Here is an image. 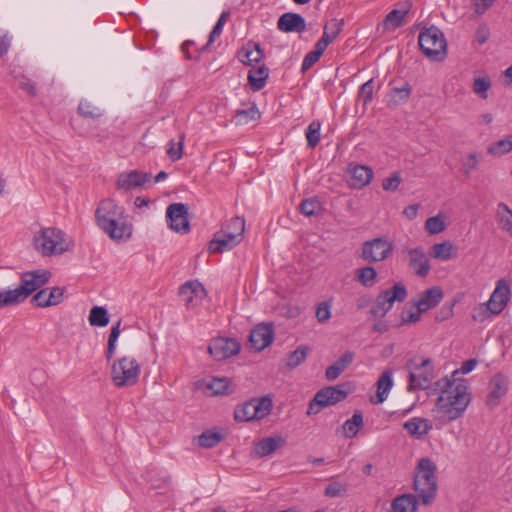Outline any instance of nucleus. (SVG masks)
Wrapping results in <instances>:
<instances>
[{
  "label": "nucleus",
  "instance_id": "obj_1",
  "mask_svg": "<svg viewBox=\"0 0 512 512\" xmlns=\"http://www.w3.org/2000/svg\"><path fill=\"white\" fill-rule=\"evenodd\" d=\"M437 385L442 389L436 403L439 412L456 415L463 413L471 400L466 382L446 377L438 381Z\"/></svg>",
  "mask_w": 512,
  "mask_h": 512
},
{
  "label": "nucleus",
  "instance_id": "obj_2",
  "mask_svg": "<svg viewBox=\"0 0 512 512\" xmlns=\"http://www.w3.org/2000/svg\"><path fill=\"white\" fill-rule=\"evenodd\" d=\"M437 467L428 458H421L414 472L413 489L424 505L433 502L437 492Z\"/></svg>",
  "mask_w": 512,
  "mask_h": 512
},
{
  "label": "nucleus",
  "instance_id": "obj_3",
  "mask_svg": "<svg viewBox=\"0 0 512 512\" xmlns=\"http://www.w3.org/2000/svg\"><path fill=\"white\" fill-rule=\"evenodd\" d=\"M33 246L42 256L60 255L68 250L65 233L56 227L42 228L33 236Z\"/></svg>",
  "mask_w": 512,
  "mask_h": 512
},
{
  "label": "nucleus",
  "instance_id": "obj_4",
  "mask_svg": "<svg viewBox=\"0 0 512 512\" xmlns=\"http://www.w3.org/2000/svg\"><path fill=\"white\" fill-rule=\"evenodd\" d=\"M418 43L422 53L432 61H443L447 56V42L443 32L432 25L420 32Z\"/></svg>",
  "mask_w": 512,
  "mask_h": 512
},
{
  "label": "nucleus",
  "instance_id": "obj_5",
  "mask_svg": "<svg viewBox=\"0 0 512 512\" xmlns=\"http://www.w3.org/2000/svg\"><path fill=\"white\" fill-rule=\"evenodd\" d=\"M354 389L355 387L351 382H344L320 389L310 402L307 414H317L321 408L337 404L351 394Z\"/></svg>",
  "mask_w": 512,
  "mask_h": 512
},
{
  "label": "nucleus",
  "instance_id": "obj_6",
  "mask_svg": "<svg viewBox=\"0 0 512 512\" xmlns=\"http://www.w3.org/2000/svg\"><path fill=\"white\" fill-rule=\"evenodd\" d=\"M510 285L505 279H500L496 283V287L490 296V299L473 315L475 321L483 322L490 315L500 314L510 300Z\"/></svg>",
  "mask_w": 512,
  "mask_h": 512
},
{
  "label": "nucleus",
  "instance_id": "obj_7",
  "mask_svg": "<svg viewBox=\"0 0 512 512\" xmlns=\"http://www.w3.org/2000/svg\"><path fill=\"white\" fill-rule=\"evenodd\" d=\"M408 296L402 282L395 283L391 288L381 291L370 308L369 313L375 318H383L392 309L395 302H403Z\"/></svg>",
  "mask_w": 512,
  "mask_h": 512
},
{
  "label": "nucleus",
  "instance_id": "obj_8",
  "mask_svg": "<svg viewBox=\"0 0 512 512\" xmlns=\"http://www.w3.org/2000/svg\"><path fill=\"white\" fill-rule=\"evenodd\" d=\"M140 365L131 357L124 356L112 364L111 379L116 387H129L137 383Z\"/></svg>",
  "mask_w": 512,
  "mask_h": 512
},
{
  "label": "nucleus",
  "instance_id": "obj_9",
  "mask_svg": "<svg viewBox=\"0 0 512 512\" xmlns=\"http://www.w3.org/2000/svg\"><path fill=\"white\" fill-rule=\"evenodd\" d=\"M409 371V387L426 389L434 378L432 360L430 358L413 357L406 363Z\"/></svg>",
  "mask_w": 512,
  "mask_h": 512
},
{
  "label": "nucleus",
  "instance_id": "obj_10",
  "mask_svg": "<svg viewBox=\"0 0 512 512\" xmlns=\"http://www.w3.org/2000/svg\"><path fill=\"white\" fill-rule=\"evenodd\" d=\"M361 258L368 263L385 260L393 250L391 242L384 237H377L362 244Z\"/></svg>",
  "mask_w": 512,
  "mask_h": 512
},
{
  "label": "nucleus",
  "instance_id": "obj_11",
  "mask_svg": "<svg viewBox=\"0 0 512 512\" xmlns=\"http://www.w3.org/2000/svg\"><path fill=\"white\" fill-rule=\"evenodd\" d=\"M51 278V272L45 269H37L24 272L21 275V284L16 288L25 301L33 292L44 286Z\"/></svg>",
  "mask_w": 512,
  "mask_h": 512
},
{
  "label": "nucleus",
  "instance_id": "obj_12",
  "mask_svg": "<svg viewBox=\"0 0 512 512\" xmlns=\"http://www.w3.org/2000/svg\"><path fill=\"white\" fill-rule=\"evenodd\" d=\"M241 350V344L234 338L219 336L211 339L208 352L216 361L228 359L237 355Z\"/></svg>",
  "mask_w": 512,
  "mask_h": 512
},
{
  "label": "nucleus",
  "instance_id": "obj_13",
  "mask_svg": "<svg viewBox=\"0 0 512 512\" xmlns=\"http://www.w3.org/2000/svg\"><path fill=\"white\" fill-rule=\"evenodd\" d=\"M273 408L271 395L251 398L242 405H238L233 416H269Z\"/></svg>",
  "mask_w": 512,
  "mask_h": 512
},
{
  "label": "nucleus",
  "instance_id": "obj_14",
  "mask_svg": "<svg viewBox=\"0 0 512 512\" xmlns=\"http://www.w3.org/2000/svg\"><path fill=\"white\" fill-rule=\"evenodd\" d=\"M166 218L169 227L177 233L186 234L190 231L188 208L183 203H172L167 207Z\"/></svg>",
  "mask_w": 512,
  "mask_h": 512
},
{
  "label": "nucleus",
  "instance_id": "obj_15",
  "mask_svg": "<svg viewBox=\"0 0 512 512\" xmlns=\"http://www.w3.org/2000/svg\"><path fill=\"white\" fill-rule=\"evenodd\" d=\"M111 239L120 241L132 235V225L126 214L98 225Z\"/></svg>",
  "mask_w": 512,
  "mask_h": 512
},
{
  "label": "nucleus",
  "instance_id": "obj_16",
  "mask_svg": "<svg viewBox=\"0 0 512 512\" xmlns=\"http://www.w3.org/2000/svg\"><path fill=\"white\" fill-rule=\"evenodd\" d=\"M150 179V173L138 170L123 172L118 175L116 181V189L119 191L128 192L138 187H142L145 183L150 181Z\"/></svg>",
  "mask_w": 512,
  "mask_h": 512
},
{
  "label": "nucleus",
  "instance_id": "obj_17",
  "mask_svg": "<svg viewBox=\"0 0 512 512\" xmlns=\"http://www.w3.org/2000/svg\"><path fill=\"white\" fill-rule=\"evenodd\" d=\"M178 294L185 306L191 308L197 304L195 301L202 300L207 296V291L199 281L189 280L180 286Z\"/></svg>",
  "mask_w": 512,
  "mask_h": 512
},
{
  "label": "nucleus",
  "instance_id": "obj_18",
  "mask_svg": "<svg viewBox=\"0 0 512 512\" xmlns=\"http://www.w3.org/2000/svg\"><path fill=\"white\" fill-rule=\"evenodd\" d=\"M286 445V439L280 435L264 437L254 443L251 455L257 458L267 457L279 448H283Z\"/></svg>",
  "mask_w": 512,
  "mask_h": 512
},
{
  "label": "nucleus",
  "instance_id": "obj_19",
  "mask_svg": "<svg viewBox=\"0 0 512 512\" xmlns=\"http://www.w3.org/2000/svg\"><path fill=\"white\" fill-rule=\"evenodd\" d=\"M274 339V329L272 324L262 323L258 324L249 335V342L251 346L257 350L262 351L268 347Z\"/></svg>",
  "mask_w": 512,
  "mask_h": 512
},
{
  "label": "nucleus",
  "instance_id": "obj_20",
  "mask_svg": "<svg viewBox=\"0 0 512 512\" xmlns=\"http://www.w3.org/2000/svg\"><path fill=\"white\" fill-rule=\"evenodd\" d=\"M125 214V209L119 206L112 199L101 200L95 211V218L97 225L104 223L108 220L116 219Z\"/></svg>",
  "mask_w": 512,
  "mask_h": 512
},
{
  "label": "nucleus",
  "instance_id": "obj_21",
  "mask_svg": "<svg viewBox=\"0 0 512 512\" xmlns=\"http://www.w3.org/2000/svg\"><path fill=\"white\" fill-rule=\"evenodd\" d=\"M64 295V288L52 287L51 289L44 288L38 291L33 297L32 302L37 307L55 306L62 302Z\"/></svg>",
  "mask_w": 512,
  "mask_h": 512
},
{
  "label": "nucleus",
  "instance_id": "obj_22",
  "mask_svg": "<svg viewBox=\"0 0 512 512\" xmlns=\"http://www.w3.org/2000/svg\"><path fill=\"white\" fill-rule=\"evenodd\" d=\"M507 390V378L500 373L494 375L489 382V393L486 398V404L491 408L497 406L500 398L507 393Z\"/></svg>",
  "mask_w": 512,
  "mask_h": 512
},
{
  "label": "nucleus",
  "instance_id": "obj_23",
  "mask_svg": "<svg viewBox=\"0 0 512 512\" xmlns=\"http://www.w3.org/2000/svg\"><path fill=\"white\" fill-rule=\"evenodd\" d=\"M277 28L285 33H301L306 30V21L298 13L287 12L278 19Z\"/></svg>",
  "mask_w": 512,
  "mask_h": 512
},
{
  "label": "nucleus",
  "instance_id": "obj_24",
  "mask_svg": "<svg viewBox=\"0 0 512 512\" xmlns=\"http://www.w3.org/2000/svg\"><path fill=\"white\" fill-rule=\"evenodd\" d=\"M444 294L439 286L431 287L425 290L419 300L414 302V307L418 308L420 312H426L430 309L435 308L442 300Z\"/></svg>",
  "mask_w": 512,
  "mask_h": 512
},
{
  "label": "nucleus",
  "instance_id": "obj_25",
  "mask_svg": "<svg viewBox=\"0 0 512 512\" xmlns=\"http://www.w3.org/2000/svg\"><path fill=\"white\" fill-rule=\"evenodd\" d=\"M350 174L349 185L354 189H361L367 186L373 178V170L364 165L350 166L348 169Z\"/></svg>",
  "mask_w": 512,
  "mask_h": 512
},
{
  "label": "nucleus",
  "instance_id": "obj_26",
  "mask_svg": "<svg viewBox=\"0 0 512 512\" xmlns=\"http://www.w3.org/2000/svg\"><path fill=\"white\" fill-rule=\"evenodd\" d=\"M409 265L414 270L415 274L419 277H425L430 271V263L424 251L420 248L410 249Z\"/></svg>",
  "mask_w": 512,
  "mask_h": 512
},
{
  "label": "nucleus",
  "instance_id": "obj_27",
  "mask_svg": "<svg viewBox=\"0 0 512 512\" xmlns=\"http://www.w3.org/2000/svg\"><path fill=\"white\" fill-rule=\"evenodd\" d=\"M229 380L225 377H212L209 380H203L198 386L207 396L225 395L229 393Z\"/></svg>",
  "mask_w": 512,
  "mask_h": 512
},
{
  "label": "nucleus",
  "instance_id": "obj_28",
  "mask_svg": "<svg viewBox=\"0 0 512 512\" xmlns=\"http://www.w3.org/2000/svg\"><path fill=\"white\" fill-rule=\"evenodd\" d=\"M344 20L343 19H336L333 18L330 21H328L323 28V35L322 37L317 41V43L326 49L330 43H332L342 32L344 27Z\"/></svg>",
  "mask_w": 512,
  "mask_h": 512
},
{
  "label": "nucleus",
  "instance_id": "obj_29",
  "mask_svg": "<svg viewBox=\"0 0 512 512\" xmlns=\"http://www.w3.org/2000/svg\"><path fill=\"white\" fill-rule=\"evenodd\" d=\"M224 236L236 241L238 244L243 240L245 231V220L235 216L222 225L220 230Z\"/></svg>",
  "mask_w": 512,
  "mask_h": 512
},
{
  "label": "nucleus",
  "instance_id": "obj_30",
  "mask_svg": "<svg viewBox=\"0 0 512 512\" xmlns=\"http://www.w3.org/2000/svg\"><path fill=\"white\" fill-rule=\"evenodd\" d=\"M269 69L265 64H255L248 72V83L253 91L261 90L268 79Z\"/></svg>",
  "mask_w": 512,
  "mask_h": 512
},
{
  "label": "nucleus",
  "instance_id": "obj_31",
  "mask_svg": "<svg viewBox=\"0 0 512 512\" xmlns=\"http://www.w3.org/2000/svg\"><path fill=\"white\" fill-rule=\"evenodd\" d=\"M239 60L249 66L259 64L264 58V52L259 44L249 42L238 54Z\"/></svg>",
  "mask_w": 512,
  "mask_h": 512
},
{
  "label": "nucleus",
  "instance_id": "obj_32",
  "mask_svg": "<svg viewBox=\"0 0 512 512\" xmlns=\"http://www.w3.org/2000/svg\"><path fill=\"white\" fill-rule=\"evenodd\" d=\"M354 357V352L346 351L335 363L327 367L325 371L326 378L330 381L338 378L339 375L353 362Z\"/></svg>",
  "mask_w": 512,
  "mask_h": 512
},
{
  "label": "nucleus",
  "instance_id": "obj_33",
  "mask_svg": "<svg viewBox=\"0 0 512 512\" xmlns=\"http://www.w3.org/2000/svg\"><path fill=\"white\" fill-rule=\"evenodd\" d=\"M418 508L417 497L413 494H402L391 502L392 512H416Z\"/></svg>",
  "mask_w": 512,
  "mask_h": 512
},
{
  "label": "nucleus",
  "instance_id": "obj_34",
  "mask_svg": "<svg viewBox=\"0 0 512 512\" xmlns=\"http://www.w3.org/2000/svg\"><path fill=\"white\" fill-rule=\"evenodd\" d=\"M393 386L392 380V372L390 370H385L382 372L380 377L376 382V399L371 397V401L373 403H382L387 398L388 392L391 390Z\"/></svg>",
  "mask_w": 512,
  "mask_h": 512
},
{
  "label": "nucleus",
  "instance_id": "obj_35",
  "mask_svg": "<svg viewBox=\"0 0 512 512\" xmlns=\"http://www.w3.org/2000/svg\"><path fill=\"white\" fill-rule=\"evenodd\" d=\"M238 243L230 238L224 236V233L218 231L214 234L212 240L209 242L208 250L212 254L223 253L229 251Z\"/></svg>",
  "mask_w": 512,
  "mask_h": 512
},
{
  "label": "nucleus",
  "instance_id": "obj_36",
  "mask_svg": "<svg viewBox=\"0 0 512 512\" xmlns=\"http://www.w3.org/2000/svg\"><path fill=\"white\" fill-rule=\"evenodd\" d=\"M404 428L410 435L421 438L432 429V423L427 418H413L412 421L404 423Z\"/></svg>",
  "mask_w": 512,
  "mask_h": 512
},
{
  "label": "nucleus",
  "instance_id": "obj_37",
  "mask_svg": "<svg viewBox=\"0 0 512 512\" xmlns=\"http://www.w3.org/2000/svg\"><path fill=\"white\" fill-rule=\"evenodd\" d=\"M496 221L502 230L512 236V210L505 203L497 205Z\"/></svg>",
  "mask_w": 512,
  "mask_h": 512
},
{
  "label": "nucleus",
  "instance_id": "obj_38",
  "mask_svg": "<svg viewBox=\"0 0 512 512\" xmlns=\"http://www.w3.org/2000/svg\"><path fill=\"white\" fill-rule=\"evenodd\" d=\"M431 255L435 259L446 261L455 258L457 256V250L451 242L445 241L434 244L432 246Z\"/></svg>",
  "mask_w": 512,
  "mask_h": 512
},
{
  "label": "nucleus",
  "instance_id": "obj_39",
  "mask_svg": "<svg viewBox=\"0 0 512 512\" xmlns=\"http://www.w3.org/2000/svg\"><path fill=\"white\" fill-rule=\"evenodd\" d=\"M224 439V435L216 429L205 430L197 437V444L201 448L210 449L218 445Z\"/></svg>",
  "mask_w": 512,
  "mask_h": 512
},
{
  "label": "nucleus",
  "instance_id": "obj_40",
  "mask_svg": "<svg viewBox=\"0 0 512 512\" xmlns=\"http://www.w3.org/2000/svg\"><path fill=\"white\" fill-rule=\"evenodd\" d=\"M91 326L105 327L109 324V315L107 309L102 306H94L91 308L89 317Z\"/></svg>",
  "mask_w": 512,
  "mask_h": 512
},
{
  "label": "nucleus",
  "instance_id": "obj_41",
  "mask_svg": "<svg viewBox=\"0 0 512 512\" xmlns=\"http://www.w3.org/2000/svg\"><path fill=\"white\" fill-rule=\"evenodd\" d=\"M322 210V204L316 197L303 200L299 206V211L308 217L318 216Z\"/></svg>",
  "mask_w": 512,
  "mask_h": 512
},
{
  "label": "nucleus",
  "instance_id": "obj_42",
  "mask_svg": "<svg viewBox=\"0 0 512 512\" xmlns=\"http://www.w3.org/2000/svg\"><path fill=\"white\" fill-rule=\"evenodd\" d=\"M24 302L17 289L0 291V309L18 305Z\"/></svg>",
  "mask_w": 512,
  "mask_h": 512
},
{
  "label": "nucleus",
  "instance_id": "obj_43",
  "mask_svg": "<svg viewBox=\"0 0 512 512\" xmlns=\"http://www.w3.org/2000/svg\"><path fill=\"white\" fill-rule=\"evenodd\" d=\"M512 150V134L508 135L507 137L491 144L487 152L490 155L493 156H501L504 155Z\"/></svg>",
  "mask_w": 512,
  "mask_h": 512
},
{
  "label": "nucleus",
  "instance_id": "obj_44",
  "mask_svg": "<svg viewBox=\"0 0 512 512\" xmlns=\"http://www.w3.org/2000/svg\"><path fill=\"white\" fill-rule=\"evenodd\" d=\"M377 272L375 268L366 266L356 270V280L365 287H372L375 283Z\"/></svg>",
  "mask_w": 512,
  "mask_h": 512
},
{
  "label": "nucleus",
  "instance_id": "obj_45",
  "mask_svg": "<svg viewBox=\"0 0 512 512\" xmlns=\"http://www.w3.org/2000/svg\"><path fill=\"white\" fill-rule=\"evenodd\" d=\"M78 112L85 118H98L102 116V110L92 100H83L78 106Z\"/></svg>",
  "mask_w": 512,
  "mask_h": 512
},
{
  "label": "nucleus",
  "instance_id": "obj_46",
  "mask_svg": "<svg viewBox=\"0 0 512 512\" xmlns=\"http://www.w3.org/2000/svg\"><path fill=\"white\" fill-rule=\"evenodd\" d=\"M120 326H121V319L118 320L116 322V324L111 327L110 334L108 337L107 349L105 352V356H106L107 360H111L115 354L116 342H117L120 332H121Z\"/></svg>",
  "mask_w": 512,
  "mask_h": 512
},
{
  "label": "nucleus",
  "instance_id": "obj_47",
  "mask_svg": "<svg viewBox=\"0 0 512 512\" xmlns=\"http://www.w3.org/2000/svg\"><path fill=\"white\" fill-rule=\"evenodd\" d=\"M260 117V112L258 111L256 105L251 106L248 109L237 110L235 114V118L237 119L238 124H247L250 121H255Z\"/></svg>",
  "mask_w": 512,
  "mask_h": 512
},
{
  "label": "nucleus",
  "instance_id": "obj_48",
  "mask_svg": "<svg viewBox=\"0 0 512 512\" xmlns=\"http://www.w3.org/2000/svg\"><path fill=\"white\" fill-rule=\"evenodd\" d=\"M309 348L307 346H300L296 350L289 353L287 357V366L289 368H296L307 357Z\"/></svg>",
  "mask_w": 512,
  "mask_h": 512
},
{
  "label": "nucleus",
  "instance_id": "obj_49",
  "mask_svg": "<svg viewBox=\"0 0 512 512\" xmlns=\"http://www.w3.org/2000/svg\"><path fill=\"white\" fill-rule=\"evenodd\" d=\"M320 128L321 124L319 121H312L307 130H306V138H307V146L309 148H315L320 141Z\"/></svg>",
  "mask_w": 512,
  "mask_h": 512
},
{
  "label": "nucleus",
  "instance_id": "obj_50",
  "mask_svg": "<svg viewBox=\"0 0 512 512\" xmlns=\"http://www.w3.org/2000/svg\"><path fill=\"white\" fill-rule=\"evenodd\" d=\"M491 87V81L488 77H477L473 81L472 90L481 99L486 100L488 90Z\"/></svg>",
  "mask_w": 512,
  "mask_h": 512
},
{
  "label": "nucleus",
  "instance_id": "obj_51",
  "mask_svg": "<svg viewBox=\"0 0 512 512\" xmlns=\"http://www.w3.org/2000/svg\"><path fill=\"white\" fill-rule=\"evenodd\" d=\"M364 418H349L343 425L342 430L343 434L347 438H352L356 436L358 431L363 427Z\"/></svg>",
  "mask_w": 512,
  "mask_h": 512
},
{
  "label": "nucleus",
  "instance_id": "obj_52",
  "mask_svg": "<svg viewBox=\"0 0 512 512\" xmlns=\"http://www.w3.org/2000/svg\"><path fill=\"white\" fill-rule=\"evenodd\" d=\"M324 51L325 49L316 43L315 49L305 55L301 67L302 71L310 69L319 60Z\"/></svg>",
  "mask_w": 512,
  "mask_h": 512
},
{
  "label": "nucleus",
  "instance_id": "obj_53",
  "mask_svg": "<svg viewBox=\"0 0 512 512\" xmlns=\"http://www.w3.org/2000/svg\"><path fill=\"white\" fill-rule=\"evenodd\" d=\"M373 92H374L373 79H370L361 85L359 92H358V100L362 101L364 107H366L372 101Z\"/></svg>",
  "mask_w": 512,
  "mask_h": 512
},
{
  "label": "nucleus",
  "instance_id": "obj_54",
  "mask_svg": "<svg viewBox=\"0 0 512 512\" xmlns=\"http://www.w3.org/2000/svg\"><path fill=\"white\" fill-rule=\"evenodd\" d=\"M445 228V223L440 216L429 217L425 222V229L431 235L441 233Z\"/></svg>",
  "mask_w": 512,
  "mask_h": 512
},
{
  "label": "nucleus",
  "instance_id": "obj_55",
  "mask_svg": "<svg viewBox=\"0 0 512 512\" xmlns=\"http://www.w3.org/2000/svg\"><path fill=\"white\" fill-rule=\"evenodd\" d=\"M408 10L393 9L390 11L386 18L385 23H390L394 28L401 27L405 17L407 16Z\"/></svg>",
  "mask_w": 512,
  "mask_h": 512
},
{
  "label": "nucleus",
  "instance_id": "obj_56",
  "mask_svg": "<svg viewBox=\"0 0 512 512\" xmlns=\"http://www.w3.org/2000/svg\"><path fill=\"white\" fill-rule=\"evenodd\" d=\"M183 139L184 135L180 137L179 142H174V140H171L169 142V147L167 148V154L170 157L172 161L179 160L182 157L183 153Z\"/></svg>",
  "mask_w": 512,
  "mask_h": 512
},
{
  "label": "nucleus",
  "instance_id": "obj_57",
  "mask_svg": "<svg viewBox=\"0 0 512 512\" xmlns=\"http://www.w3.org/2000/svg\"><path fill=\"white\" fill-rule=\"evenodd\" d=\"M347 491L346 485L341 484L339 482H331L327 487L325 488V496L330 498L340 497L343 496Z\"/></svg>",
  "mask_w": 512,
  "mask_h": 512
},
{
  "label": "nucleus",
  "instance_id": "obj_58",
  "mask_svg": "<svg viewBox=\"0 0 512 512\" xmlns=\"http://www.w3.org/2000/svg\"><path fill=\"white\" fill-rule=\"evenodd\" d=\"M401 183V175L399 172H394L390 177L385 178L382 182V188L385 191H396Z\"/></svg>",
  "mask_w": 512,
  "mask_h": 512
},
{
  "label": "nucleus",
  "instance_id": "obj_59",
  "mask_svg": "<svg viewBox=\"0 0 512 512\" xmlns=\"http://www.w3.org/2000/svg\"><path fill=\"white\" fill-rule=\"evenodd\" d=\"M147 482L150 483L152 489H162L168 486L171 482L170 476L155 477L151 472L147 474Z\"/></svg>",
  "mask_w": 512,
  "mask_h": 512
},
{
  "label": "nucleus",
  "instance_id": "obj_60",
  "mask_svg": "<svg viewBox=\"0 0 512 512\" xmlns=\"http://www.w3.org/2000/svg\"><path fill=\"white\" fill-rule=\"evenodd\" d=\"M421 313L422 312L414 306L411 309H403L401 312V321L404 324L416 323L420 320Z\"/></svg>",
  "mask_w": 512,
  "mask_h": 512
},
{
  "label": "nucleus",
  "instance_id": "obj_61",
  "mask_svg": "<svg viewBox=\"0 0 512 512\" xmlns=\"http://www.w3.org/2000/svg\"><path fill=\"white\" fill-rule=\"evenodd\" d=\"M331 317L330 304L328 302H321L316 308V318L320 323H324Z\"/></svg>",
  "mask_w": 512,
  "mask_h": 512
},
{
  "label": "nucleus",
  "instance_id": "obj_62",
  "mask_svg": "<svg viewBox=\"0 0 512 512\" xmlns=\"http://www.w3.org/2000/svg\"><path fill=\"white\" fill-rule=\"evenodd\" d=\"M478 165V155L477 153H470L463 163L464 171L466 175H470V173L476 169Z\"/></svg>",
  "mask_w": 512,
  "mask_h": 512
},
{
  "label": "nucleus",
  "instance_id": "obj_63",
  "mask_svg": "<svg viewBox=\"0 0 512 512\" xmlns=\"http://www.w3.org/2000/svg\"><path fill=\"white\" fill-rule=\"evenodd\" d=\"M393 93L398 96V100H395V102H403L409 99L411 94V86L408 83H405V85L402 88H394Z\"/></svg>",
  "mask_w": 512,
  "mask_h": 512
},
{
  "label": "nucleus",
  "instance_id": "obj_64",
  "mask_svg": "<svg viewBox=\"0 0 512 512\" xmlns=\"http://www.w3.org/2000/svg\"><path fill=\"white\" fill-rule=\"evenodd\" d=\"M490 36L489 28L486 25H480L475 33V40L480 45L486 43Z\"/></svg>",
  "mask_w": 512,
  "mask_h": 512
}]
</instances>
